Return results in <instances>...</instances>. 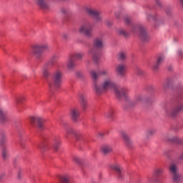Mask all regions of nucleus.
Instances as JSON below:
<instances>
[{
    "label": "nucleus",
    "mask_w": 183,
    "mask_h": 183,
    "mask_svg": "<svg viewBox=\"0 0 183 183\" xmlns=\"http://www.w3.org/2000/svg\"><path fill=\"white\" fill-rule=\"evenodd\" d=\"M90 76L93 81V89L97 95H102L104 92H107L111 88L114 89V92L118 99H127V89L115 87V84L109 77H104L101 84H98V73L95 70L90 71Z\"/></svg>",
    "instance_id": "f257e3e1"
},
{
    "label": "nucleus",
    "mask_w": 183,
    "mask_h": 183,
    "mask_svg": "<svg viewBox=\"0 0 183 183\" xmlns=\"http://www.w3.org/2000/svg\"><path fill=\"white\" fill-rule=\"evenodd\" d=\"M102 48H104V40L101 38L95 39L93 41V47L88 52L95 64L99 62V58H101V51L99 50Z\"/></svg>",
    "instance_id": "f03ea898"
},
{
    "label": "nucleus",
    "mask_w": 183,
    "mask_h": 183,
    "mask_svg": "<svg viewBox=\"0 0 183 183\" xmlns=\"http://www.w3.org/2000/svg\"><path fill=\"white\" fill-rule=\"evenodd\" d=\"M62 76L64 74L61 70H56L53 74V80L49 81V86L50 89H58L61 86V83L62 82Z\"/></svg>",
    "instance_id": "7ed1b4c3"
},
{
    "label": "nucleus",
    "mask_w": 183,
    "mask_h": 183,
    "mask_svg": "<svg viewBox=\"0 0 183 183\" xmlns=\"http://www.w3.org/2000/svg\"><path fill=\"white\" fill-rule=\"evenodd\" d=\"M48 49V44H36L32 46L31 52L37 59H41V58H42L44 51H46Z\"/></svg>",
    "instance_id": "20e7f679"
},
{
    "label": "nucleus",
    "mask_w": 183,
    "mask_h": 183,
    "mask_svg": "<svg viewBox=\"0 0 183 183\" xmlns=\"http://www.w3.org/2000/svg\"><path fill=\"white\" fill-rule=\"evenodd\" d=\"M132 32H139V36L142 42H149L151 36L147 32V29L141 24L133 26Z\"/></svg>",
    "instance_id": "39448f33"
},
{
    "label": "nucleus",
    "mask_w": 183,
    "mask_h": 183,
    "mask_svg": "<svg viewBox=\"0 0 183 183\" xmlns=\"http://www.w3.org/2000/svg\"><path fill=\"white\" fill-rule=\"evenodd\" d=\"M183 111V104H179L177 107L174 105L167 106L165 109V115L166 117H174L178 115V112Z\"/></svg>",
    "instance_id": "423d86ee"
},
{
    "label": "nucleus",
    "mask_w": 183,
    "mask_h": 183,
    "mask_svg": "<svg viewBox=\"0 0 183 183\" xmlns=\"http://www.w3.org/2000/svg\"><path fill=\"white\" fill-rule=\"evenodd\" d=\"M93 27L91 23H84L81 24L79 28V34H84L87 38H92Z\"/></svg>",
    "instance_id": "0eeeda50"
},
{
    "label": "nucleus",
    "mask_w": 183,
    "mask_h": 183,
    "mask_svg": "<svg viewBox=\"0 0 183 183\" xmlns=\"http://www.w3.org/2000/svg\"><path fill=\"white\" fill-rule=\"evenodd\" d=\"M84 9L87 15H89V16H92V18H95V20L97 21V22H99V21H102V17L99 16V11L94 9V7H92V6H85L84 7Z\"/></svg>",
    "instance_id": "6e6552de"
},
{
    "label": "nucleus",
    "mask_w": 183,
    "mask_h": 183,
    "mask_svg": "<svg viewBox=\"0 0 183 183\" xmlns=\"http://www.w3.org/2000/svg\"><path fill=\"white\" fill-rule=\"evenodd\" d=\"M174 182L178 183L181 181V174L178 173V167L175 164H172L169 167Z\"/></svg>",
    "instance_id": "1a4fd4ad"
},
{
    "label": "nucleus",
    "mask_w": 183,
    "mask_h": 183,
    "mask_svg": "<svg viewBox=\"0 0 183 183\" xmlns=\"http://www.w3.org/2000/svg\"><path fill=\"white\" fill-rule=\"evenodd\" d=\"M55 58H56V56H53L51 57V61H49L48 63H46V64H44L43 69H42V75H43V78H44V79H48V78H49V76H51V72H49V65H51V62L52 64H54V59H55Z\"/></svg>",
    "instance_id": "9d476101"
},
{
    "label": "nucleus",
    "mask_w": 183,
    "mask_h": 183,
    "mask_svg": "<svg viewBox=\"0 0 183 183\" xmlns=\"http://www.w3.org/2000/svg\"><path fill=\"white\" fill-rule=\"evenodd\" d=\"M36 5L44 11H49L51 6L48 4L49 0H35Z\"/></svg>",
    "instance_id": "9b49d317"
},
{
    "label": "nucleus",
    "mask_w": 183,
    "mask_h": 183,
    "mask_svg": "<svg viewBox=\"0 0 183 183\" xmlns=\"http://www.w3.org/2000/svg\"><path fill=\"white\" fill-rule=\"evenodd\" d=\"M30 122L32 124H35V122H37L38 128H39V129H42V128H44V122H45V119L39 117H31L30 118Z\"/></svg>",
    "instance_id": "f8f14e48"
},
{
    "label": "nucleus",
    "mask_w": 183,
    "mask_h": 183,
    "mask_svg": "<svg viewBox=\"0 0 183 183\" xmlns=\"http://www.w3.org/2000/svg\"><path fill=\"white\" fill-rule=\"evenodd\" d=\"M75 138L77 142H80V144H82L84 145H86V144H88L89 142L88 138H86V137L81 133H76L75 134Z\"/></svg>",
    "instance_id": "ddd939ff"
},
{
    "label": "nucleus",
    "mask_w": 183,
    "mask_h": 183,
    "mask_svg": "<svg viewBox=\"0 0 183 183\" xmlns=\"http://www.w3.org/2000/svg\"><path fill=\"white\" fill-rule=\"evenodd\" d=\"M79 102L83 109H86L88 107V97L86 94H80Z\"/></svg>",
    "instance_id": "4468645a"
},
{
    "label": "nucleus",
    "mask_w": 183,
    "mask_h": 183,
    "mask_svg": "<svg viewBox=\"0 0 183 183\" xmlns=\"http://www.w3.org/2000/svg\"><path fill=\"white\" fill-rule=\"evenodd\" d=\"M122 138L124 139V142L127 147L132 148V147H134V142L131 141V139H129V137H128L127 133H122Z\"/></svg>",
    "instance_id": "2eb2a0df"
},
{
    "label": "nucleus",
    "mask_w": 183,
    "mask_h": 183,
    "mask_svg": "<svg viewBox=\"0 0 183 183\" xmlns=\"http://www.w3.org/2000/svg\"><path fill=\"white\" fill-rule=\"evenodd\" d=\"M116 72L120 76H124L125 75V64H119L116 66Z\"/></svg>",
    "instance_id": "dca6fc26"
},
{
    "label": "nucleus",
    "mask_w": 183,
    "mask_h": 183,
    "mask_svg": "<svg viewBox=\"0 0 183 183\" xmlns=\"http://www.w3.org/2000/svg\"><path fill=\"white\" fill-rule=\"evenodd\" d=\"M81 114V112H79V109H72L71 110V118L73 121L76 122L79 118V115Z\"/></svg>",
    "instance_id": "f3484780"
},
{
    "label": "nucleus",
    "mask_w": 183,
    "mask_h": 183,
    "mask_svg": "<svg viewBox=\"0 0 183 183\" xmlns=\"http://www.w3.org/2000/svg\"><path fill=\"white\" fill-rule=\"evenodd\" d=\"M111 168L118 174L119 178H122V175H124V168L118 164H113Z\"/></svg>",
    "instance_id": "a211bd4d"
},
{
    "label": "nucleus",
    "mask_w": 183,
    "mask_h": 183,
    "mask_svg": "<svg viewBox=\"0 0 183 183\" xmlns=\"http://www.w3.org/2000/svg\"><path fill=\"white\" fill-rule=\"evenodd\" d=\"M101 151L104 155H108V154H111V152L113 151L112 146L109 144L104 145L101 147Z\"/></svg>",
    "instance_id": "6ab92c4d"
},
{
    "label": "nucleus",
    "mask_w": 183,
    "mask_h": 183,
    "mask_svg": "<svg viewBox=\"0 0 183 183\" xmlns=\"http://www.w3.org/2000/svg\"><path fill=\"white\" fill-rule=\"evenodd\" d=\"M164 61H165V56H159L157 58V61L155 63V64L154 65L153 68L155 71H157V69H158V68H159L160 65H162V64H164Z\"/></svg>",
    "instance_id": "aec40b11"
},
{
    "label": "nucleus",
    "mask_w": 183,
    "mask_h": 183,
    "mask_svg": "<svg viewBox=\"0 0 183 183\" xmlns=\"http://www.w3.org/2000/svg\"><path fill=\"white\" fill-rule=\"evenodd\" d=\"M66 68L69 71H72L75 68V61L73 60L72 57H69L66 62Z\"/></svg>",
    "instance_id": "412c9836"
},
{
    "label": "nucleus",
    "mask_w": 183,
    "mask_h": 183,
    "mask_svg": "<svg viewBox=\"0 0 183 183\" xmlns=\"http://www.w3.org/2000/svg\"><path fill=\"white\" fill-rule=\"evenodd\" d=\"M147 18L148 21H153V22H159V17L157 14H147Z\"/></svg>",
    "instance_id": "4be33fe9"
},
{
    "label": "nucleus",
    "mask_w": 183,
    "mask_h": 183,
    "mask_svg": "<svg viewBox=\"0 0 183 183\" xmlns=\"http://www.w3.org/2000/svg\"><path fill=\"white\" fill-rule=\"evenodd\" d=\"M85 54L82 52H76L74 54H71L69 56L71 57L73 59H76L77 61H79V59H82V57Z\"/></svg>",
    "instance_id": "5701e85b"
},
{
    "label": "nucleus",
    "mask_w": 183,
    "mask_h": 183,
    "mask_svg": "<svg viewBox=\"0 0 183 183\" xmlns=\"http://www.w3.org/2000/svg\"><path fill=\"white\" fill-rule=\"evenodd\" d=\"M114 114H115V110L114 109V108L112 107V108L109 109L108 111L104 113V116L106 117V118L112 119V118L114 117Z\"/></svg>",
    "instance_id": "b1692460"
},
{
    "label": "nucleus",
    "mask_w": 183,
    "mask_h": 183,
    "mask_svg": "<svg viewBox=\"0 0 183 183\" xmlns=\"http://www.w3.org/2000/svg\"><path fill=\"white\" fill-rule=\"evenodd\" d=\"M98 76H106L105 78H108L109 76V71L107 69H103L102 70H98Z\"/></svg>",
    "instance_id": "393cba45"
},
{
    "label": "nucleus",
    "mask_w": 183,
    "mask_h": 183,
    "mask_svg": "<svg viewBox=\"0 0 183 183\" xmlns=\"http://www.w3.org/2000/svg\"><path fill=\"white\" fill-rule=\"evenodd\" d=\"M71 181V176L69 174H64L60 177L61 183H69Z\"/></svg>",
    "instance_id": "a878e982"
},
{
    "label": "nucleus",
    "mask_w": 183,
    "mask_h": 183,
    "mask_svg": "<svg viewBox=\"0 0 183 183\" xmlns=\"http://www.w3.org/2000/svg\"><path fill=\"white\" fill-rule=\"evenodd\" d=\"M155 132H157V130L155 129H149L146 132V138L147 139H149V138H151L153 135L155 134Z\"/></svg>",
    "instance_id": "bb28decb"
},
{
    "label": "nucleus",
    "mask_w": 183,
    "mask_h": 183,
    "mask_svg": "<svg viewBox=\"0 0 183 183\" xmlns=\"http://www.w3.org/2000/svg\"><path fill=\"white\" fill-rule=\"evenodd\" d=\"M59 145H61V139L58 138H55L54 139V143H53V148L55 151H58V148H59Z\"/></svg>",
    "instance_id": "cd10ccee"
},
{
    "label": "nucleus",
    "mask_w": 183,
    "mask_h": 183,
    "mask_svg": "<svg viewBox=\"0 0 183 183\" xmlns=\"http://www.w3.org/2000/svg\"><path fill=\"white\" fill-rule=\"evenodd\" d=\"M136 101L137 102H147L149 101V99H148L147 97H145L144 95H139L137 97Z\"/></svg>",
    "instance_id": "c85d7f7f"
},
{
    "label": "nucleus",
    "mask_w": 183,
    "mask_h": 183,
    "mask_svg": "<svg viewBox=\"0 0 183 183\" xmlns=\"http://www.w3.org/2000/svg\"><path fill=\"white\" fill-rule=\"evenodd\" d=\"M2 157L4 159H8L9 158V151L4 147L1 150Z\"/></svg>",
    "instance_id": "c756f323"
},
{
    "label": "nucleus",
    "mask_w": 183,
    "mask_h": 183,
    "mask_svg": "<svg viewBox=\"0 0 183 183\" xmlns=\"http://www.w3.org/2000/svg\"><path fill=\"white\" fill-rule=\"evenodd\" d=\"M118 34L122 35V36H124V38H127V36H129V33L127 32L123 29H119L118 30Z\"/></svg>",
    "instance_id": "7c9ffc66"
},
{
    "label": "nucleus",
    "mask_w": 183,
    "mask_h": 183,
    "mask_svg": "<svg viewBox=\"0 0 183 183\" xmlns=\"http://www.w3.org/2000/svg\"><path fill=\"white\" fill-rule=\"evenodd\" d=\"M0 122L4 123L6 122V117H5V112L0 109Z\"/></svg>",
    "instance_id": "2f4dec72"
},
{
    "label": "nucleus",
    "mask_w": 183,
    "mask_h": 183,
    "mask_svg": "<svg viewBox=\"0 0 183 183\" xmlns=\"http://www.w3.org/2000/svg\"><path fill=\"white\" fill-rule=\"evenodd\" d=\"M118 58L120 59V61H125L127 59V53L124 51H121L118 54Z\"/></svg>",
    "instance_id": "473e14b6"
},
{
    "label": "nucleus",
    "mask_w": 183,
    "mask_h": 183,
    "mask_svg": "<svg viewBox=\"0 0 183 183\" xmlns=\"http://www.w3.org/2000/svg\"><path fill=\"white\" fill-rule=\"evenodd\" d=\"M135 72L139 76H143V75H145V71L141 68H137Z\"/></svg>",
    "instance_id": "72a5a7b5"
},
{
    "label": "nucleus",
    "mask_w": 183,
    "mask_h": 183,
    "mask_svg": "<svg viewBox=\"0 0 183 183\" xmlns=\"http://www.w3.org/2000/svg\"><path fill=\"white\" fill-rule=\"evenodd\" d=\"M154 172L157 177H160V175H162V174L164 173V169H162V168H159V169H157L154 171Z\"/></svg>",
    "instance_id": "f704fd0d"
},
{
    "label": "nucleus",
    "mask_w": 183,
    "mask_h": 183,
    "mask_svg": "<svg viewBox=\"0 0 183 183\" xmlns=\"http://www.w3.org/2000/svg\"><path fill=\"white\" fill-rule=\"evenodd\" d=\"M24 99H25V97H16V104H21L23 101H24Z\"/></svg>",
    "instance_id": "c9c22d12"
},
{
    "label": "nucleus",
    "mask_w": 183,
    "mask_h": 183,
    "mask_svg": "<svg viewBox=\"0 0 183 183\" xmlns=\"http://www.w3.org/2000/svg\"><path fill=\"white\" fill-rule=\"evenodd\" d=\"M61 12L63 15H68V14H69V9L63 8L61 9Z\"/></svg>",
    "instance_id": "e433bc0d"
},
{
    "label": "nucleus",
    "mask_w": 183,
    "mask_h": 183,
    "mask_svg": "<svg viewBox=\"0 0 183 183\" xmlns=\"http://www.w3.org/2000/svg\"><path fill=\"white\" fill-rule=\"evenodd\" d=\"M124 21H125V24H129L131 22V17L129 16L125 17Z\"/></svg>",
    "instance_id": "4c0bfd02"
},
{
    "label": "nucleus",
    "mask_w": 183,
    "mask_h": 183,
    "mask_svg": "<svg viewBox=\"0 0 183 183\" xmlns=\"http://www.w3.org/2000/svg\"><path fill=\"white\" fill-rule=\"evenodd\" d=\"M169 141H171L172 142H178V138L172 137V139H169Z\"/></svg>",
    "instance_id": "58836bf2"
},
{
    "label": "nucleus",
    "mask_w": 183,
    "mask_h": 183,
    "mask_svg": "<svg viewBox=\"0 0 183 183\" xmlns=\"http://www.w3.org/2000/svg\"><path fill=\"white\" fill-rule=\"evenodd\" d=\"M66 131L67 134H71L72 132V129L67 128V129H66Z\"/></svg>",
    "instance_id": "ea45409f"
},
{
    "label": "nucleus",
    "mask_w": 183,
    "mask_h": 183,
    "mask_svg": "<svg viewBox=\"0 0 183 183\" xmlns=\"http://www.w3.org/2000/svg\"><path fill=\"white\" fill-rule=\"evenodd\" d=\"M178 54L179 55V56L183 57V50H179Z\"/></svg>",
    "instance_id": "a19ab883"
},
{
    "label": "nucleus",
    "mask_w": 183,
    "mask_h": 183,
    "mask_svg": "<svg viewBox=\"0 0 183 183\" xmlns=\"http://www.w3.org/2000/svg\"><path fill=\"white\" fill-rule=\"evenodd\" d=\"M98 135H99V137H104L105 135V133L99 132H98Z\"/></svg>",
    "instance_id": "79ce46f5"
},
{
    "label": "nucleus",
    "mask_w": 183,
    "mask_h": 183,
    "mask_svg": "<svg viewBox=\"0 0 183 183\" xmlns=\"http://www.w3.org/2000/svg\"><path fill=\"white\" fill-rule=\"evenodd\" d=\"M168 86H169V81H167L166 84H164V88H167Z\"/></svg>",
    "instance_id": "37998d69"
},
{
    "label": "nucleus",
    "mask_w": 183,
    "mask_h": 183,
    "mask_svg": "<svg viewBox=\"0 0 183 183\" xmlns=\"http://www.w3.org/2000/svg\"><path fill=\"white\" fill-rule=\"evenodd\" d=\"M5 177V173H2L0 174V181L2 180V179Z\"/></svg>",
    "instance_id": "c03bdc74"
},
{
    "label": "nucleus",
    "mask_w": 183,
    "mask_h": 183,
    "mask_svg": "<svg viewBox=\"0 0 183 183\" xmlns=\"http://www.w3.org/2000/svg\"><path fill=\"white\" fill-rule=\"evenodd\" d=\"M156 4L159 5V6H161V1L160 0H155Z\"/></svg>",
    "instance_id": "a18cd8bd"
},
{
    "label": "nucleus",
    "mask_w": 183,
    "mask_h": 183,
    "mask_svg": "<svg viewBox=\"0 0 183 183\" xmlns=\"http://www.w3.org/2000/svg\"><path fill=\"white\" fill-rule=\"evenodd\" d=\"M20 145L21 148H25V144H24V142H21Z\"/></svg>",
    "instance_id": "49530a36"
},
{
    "label": "nucleus",
    "mask_w": 183,
    "mask_h": 183,
    "mask_svg": "<svg viewBox=\"0 0 183 183\" xmlns=\"http://www.w3.org/2000/svg\"><path fill=\"white\" fill-rule=\"evenodd\" d=\"M105 24H106L107 26H108V25H109V26H111V23H109V24H108V21H105Z\"/></svg>",
    "instance_id": "de8ad7c7"
},
{
    "label": "nucleus",
    "mask_w": 183,
    "mask_h": 183,
    "mask_svg": "<svg viewBox=\"0 0 183 183\" xmlns=\"http://www.w3.org/2000/svg\"><path fill=\"white\" fill-rule=\"evenodd\" d=\"M180 159H183V154L180 156Z\"/></svg>",
    "instance_id": "09e8293b"
},
{
    "label": "nucleus",
    "mask_w": 183,
    "mask_h": 183,
    "mask_svg": "<svg viewBox=\"0 0 183 183\" xmlns=\"http://www.w3.org/2000/svg\"><path fill=\"white\" fill-rule=\"evenodd\" d=\"M116 18H119V15L116 14Z\"/></svg>",
    "instance_id": "8fccbe9b"
},
{
    "label": "nucleus",
    "mask_w": 183,
    "mask_h": 183,
    "mask_svg": "<svg viewBox=\"0 0 183 183\" xmlns=\"http://www.w3.org/2000/svg\"><path fill=\"white\" fill-rule=\"evenodd\" d=\"M39 148H44V145H41Z\"/></svg>",
    "instance_id": "3c124183"
},
{
    "label": "nucleus",
    "mask_w": 183,
    "mask_h": 183,
    "mask_svg": "<svg viewBox=\"0 0 183 183\" xmlns=\"http://www.w3.org/2000/svg\"><path fill=\"white\" fill-rule=\"evenodd\" d=\"M76 162H78V160H77V159H76Z\"/></svg>",
    "instance_id": "603ef678"
}]
</instances>
